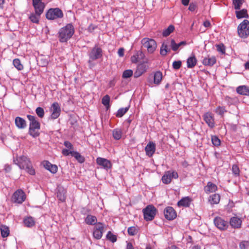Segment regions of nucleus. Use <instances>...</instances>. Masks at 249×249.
Wrapping results in <instances>:
<instances>
[{"mask_svg": "<svg viewBox=\"0 0 249 249\" xmlns=\"http://www.w3.org/2000/svg\"><path fill=\"white\" fill-rule=\"evenodd\" d=\"M14 162L18 165L21 169L25 170L27 173L31 175L35 174V171L33 168L31 161L25 156H20L14 160Z\"/></svg>", "mask_w": 249, "mask_h": 249, "instance_id": "f257e3e1", "label": "nucleus"}, {"mask_svg": "<svg viewBox=\"0 0 249 249\" xmlns=\"http://www.w3.org/2000/svg\"><path fill=\"white\" fill-rule=\"evenodd\" d=\"M169 45H170L172 49L174 51H176L179 47L186 45V42L183 41L179 43H176L175 40L173 39L170 41L168 40H166L162 43L160 48V53L161 55L165 56L167 54V53L170 51V49H168Z\"/></svg>", "mask_w": 249, "mask_h": 249, "instance_id": "f03ea898", "label": "nucleus"}, {"mask_svg": "<svg viewBox=\"0 0 249 249\" xmlns=\"http://www.w3.org/2000/svg\"><path fill=\"white\" fill-rule=\"evenodd\" d=\"M74 33V29L71 24H68L61 28L58 32V38L61 42H66Z\"/></svg>", "mask_w": 249, "mask_h": 249, "instance_id": "7ed1b4c3", "label": "nucleus"}, {"mask_svg": "<svg viewBox=\"0 0 249 249\" xmlns=\"http://www.w3.org/2000/svg\"><path fill=\"white\" fill-rule=\"evenodd\" d=\"M27 117L30 121L29 133L31 136L35 138L39 136L40 129V123L36 120L35 116L27 115Z\"/></svg>", "mask_w": 249, "mask_h": 249, "instance_id": "20e7f679", "label": "nucleus"}, {"mask_svg": "<svg viewBox=\"0 0 249 249\" xmlns=\"http://www.w3.org/2000/svg\"><path fill=\"white\" fill-rule=\"evenodd\" d=\"M88 55L89 56L88 63L90 68H91L94 66L92 61L102 56V50L100 47L95 46L89 52Z\"/></svg>", "mask_w": 249, "mask_h": 249, "instance_id": "39448f33", "label": "nucleus"}, {"mask_svg": "<svg viewBox=\"0 0 249 249\" xmlns=\"http://www.w3.org/2000/svg\"><path fill=\"white\" fill-rule=\"evenodd\" d=\"M142 47L147 49L149 53H153L156 50L157 44L153 39L144 38L142 40Z\"/></svg>", "mask_w": 249, "mask_h": 249, "instance_id": "423d86ee", "label": "nucleus"}, {"mask_svg": "<svg viewBox=\"0 0 249 249\" xmlns=\"http://www.w3.org/2000/svg\"><path fill=\"white\" fill-rule=\"evenodd\" d=\"M239 36L243 38L247 37L249 35V21L245 19L238 26Z\"/></svg>", "mask_w": 249, "mask_h": 249, "instance_id": "0eeeda50", "label": "nucleus"}, {"mask_svg": "<svg viewBox=\"0 0 249 249\" xmlns=\"http://www.w3.org/2000/svg\"><path fill=\"white\" fill-rule=\"evenodd\" d=\"M157 209L152 205H148L143 210L144 219L146 221L152 220L156 214Z\"/></svg>", "mask_w": 249, "mask_h": 249, "instance_id": "6e6552de", "label": "nucleus"}, {"mask_svg": "<svg viewBox=\"0 0 249 249\" xmlns=\"http://www.w3.org/2000/svg\"><path fill=\"white\" fill-rule=\"evenodd\" d=\"M63 16L62 10L58 8L50 9L46 14V18L49 20L61 18Z\"/></svg>", "mask_w": 249, "mask_h": 249, "instance_id": "1a4fd4ad", "label": "nucleus"}, {"mask_svg": "<svg viewBox=\"0 0 249 249\" xmlns=\"http://www.w3.org/2000/svg\"><path fill=\"white\" fill-rule=\"evenodd\" d=\"M26 198L24 192L21 190H18L16 191L12 197V199L15 203L21 204Z\"/></svg>", "mask_w": 249, "mask_h": 249, "instance_id": "9d476101", "label": "nucleus"}, {"mask_svg": "<svg viewBox=\"0 0 249 249\" xmlns=\"http://www.w3.org/2000/svg\"><path fill=\"white\" fill-rule=\"evenodd\" d=\"M215 226L220 230H226L229 227V223L220 217H216L213 220Z\"/></svg>", "mask_w": 249, "mask_h": 249, "instance_id": "9b49d317", "label": "nucleus"}, {"mask_svg": "<svg viewBox=\"0 0 249 249\" xmlns=\"http://www.w3.org/2000/svg\"><path fill=\"white\" fill-rule=\"evenodd\" d=\"M50 110L51 112V117L52 119H55L59 116L60 114L61 109L58 103H53L52 105Z\"/></svg>", "mask_w": 249, "mask_h": 249, "instance_id": "f8f14e48", "label": "nucleus"}, {"mask_svg": "<svg viewBox=\"0 0 249 249\" xmlns=\"http://www.w3.org/2000/svg\"><path fill=\"white\" fill-rule=\"evenodd\" d=\"M104 230V226L101 223H98L94 227L93 232V237L97 239H100L103 236V233Z\"/></svg>", "mask_w": 249, "mask_h": 249, "instance_id": "ddd939ff", "label": "nucleus"}, {"mask_svg": "<svg viewBox=\"0 0 249 249\" xmlns=\"http://www.w3.org/2000/svg\"><path fill=\"white\" fill-rule=\"evenodd\" d=\"M165 217L169 220H172L177 217V213L175 210L172 207H166L164 211Z\"/></svg>", "mask_w": 249, "mask_h": 249, "instance_id": "4468645a", "label": "nucleus"}, {"mask_svg": "<svg viewBox=\"0 0 249 249\" xmlns=\"http://www.w3.org/2000/svg\"><path fill=\"white\" fill-rule=\"evenodd\" d=\"M203 119L206 123L211 128H213L215 126L214 118L211 113L207 112L205 113L203 115Z\"/></svg>", "mask_w": 249, "mask_h": 249, "instance_id": "2eb2a0df", "label": "nucleus"}, {"mask_svg": "<svg viewBox=\"0 0 249 249\" xmlns=\"http://www.w3.org/2000/svg\"><path fill=\"white\" fill-rule=\"evenodd\" d=\"M96 162L98 165L101 166L106 170L111 168L112 166V164L109 160L103 158H97L96 159Z\"/></svg>", "mask_w": 249, "mask_h": 249, "instance_id": "dca6fc26", "label": "nucleus"}, {"mask_svg": "<svg viewBox=\"0 0 249 249\" xmlns=\"http://www.w3.org/2000/svg\"><path fill=\"white\" fill-rule=\"evenodd\" d=\"M242 221L241 218L237 216H233L230 218V224L232 228L239 229L241 227Z\"/></svg>", "mask_w": 249, "mask_h": 249, "instance_id": "f3484780", "label": "nucleus"}, {"mask_svg": "<svg viewBox=\"0 0 249 249\" xmlns=\"http://www.w3.org/2000/svg\"><path fill=\"white\" fill-rule=\"evenodd\" d=\"M155 144L152 142H150L145 147L146 154L149 157H152L155 152Z\"/></svg>", "mask_w": 249, "mask_h": 249, "instance_id": "a211bd4d", "label": "nucleus"}, {"mask_svg": "<svg viewBox=\"0 0 249 249\" xmlns=\"http://www.w3.org/2000/svg\"><path fill=\"white\" fill-rule=\"evenodd\" d=\"M57 197L61 202L65 201L66 198V190L64 187L60 186L57 188Z\"/></svg>", "mask_w": 249, "mask_h": 249, "instance_id": "6ab92c4d", "label": "nucleus"}, {"mask_svg": "<svg viewBox=\"0 0 249 249\" xmlns=\"http://www.w3.org/2000/svg\"><path fill=\"white\" fill-rule=\"evenodd\" d=\"M16 126L19 129H24L27 126L26 121L20 117H17L15 120Z\"/></svg>", "mask_w": 249, "mask_h": 249, "instance_id": "aec40b11", "label": "nucleus"}, {"mask_svg": "<svg viewBox=\"0 0 249 249\" xmlns=\"http://www.w3.org/2000/svg\"><path fill=\"white\" fill-rule=\"evenodd\" d=\"M43 164L45 168L50 171L52 173L54 174L57 171V166L56 165L52 164L48 161H44Z\"/></svg>", "mask_w": 249, "mask_h": 249, "instance_id": "412c9836", "label": "nucleus"}, {"mask_svg": "<svg viewBox=\"0 0 249 249\" xmlns=\"http://www.w3.org/2000/svg\"><path fill=\"white\" fill-rule=\"evenodd\" d=\"M237 92L241 95L249 96V87L246 86H240L236 89Z\"/></svg>", "mask_w": 249, "mask_h": 249, "instance_id": "4be33fe9", "label": "nucleus"}, {"mask_svg": "<svg viewBox=\"0 0 249 249\" xmlns=\"http://www.w3.org/2000/svg\"><path fill=\"white\" fill-rule=\"evenodd\" d=\"M217 189V186L211 182H208L207 185L204 188L205 191L206 193L214 192L216 191Z\"/></svg>", "mask_w": 249, "mask_h": 249, "instance_id": "5701e85b", "label": "nucleus"}, {"mask_svg": "<svg viewBox=\"0 0 249 249\" xmlns=\"http://www.w3.org/2000/svg\"><path fill=\"white\" fill-rule=\"evenodd\" d=\"M216 62V58L214 56L210 57L208 56V57H205L203 59L202 61V63L203 65L206 66H212Z\"/></svg>", "mask_w": 249, "mask_h": 249, "instance_id": "b1692460", "label": "nucleus"}, {"mask_svg": "<svg viewBox=\"0 0 249 249\" xmlns=\"http://www.w3.org/2000/svg\"><path fill=\"white\" fill-rule=\"evenodd\" d=\"M191 200L189 197H185L182 198L181 200H180L178 203V206H183V207H189L190 204Z\"/></svg>", "mask_w": 249, "mask_h": 249, "instance_id": "393cba45", "label": "nucleus"}, {"mask_svg": "<svg viewBox=\"0 0 249 249\" xmlns=\"http://www.w3.org/2000/svg\"><path fill=\"white\" fill-rule=\"evenodd\" d=\"M220 200V196L219 194H215L211 196L209 201L212 204H218Z\"/></svg>", "mask_w": 249, "mask_h": 249, "instance_id": "a878e982", "label": "nucleus"}, {"mask_svg": "<svg viewBox=\"0 0 249 249\" xmlns=\"http://www.w3.org/2000/svg\"><path fill=\"white\" fill-rule=\"evenodd\" d=\"M162 79V73L160 71H157L154 73V83L156 85H159Z\"/></svg>", "mask_w": 249, "mask_h": 249, "instance_id": "bb28decb", "label": "nucleus"}, {"mask_svg": "<svg viewBox=\"0 0 249 249\" xmlns=\"http://www.w3.org/2000/svg\"><path fill=\"white\" fill-rule=\"evenodd\" d=\"M36 14L41 15L44 11L45 5L44 3L33 5Z\"/></svg>", "mask_w": 249, "mask_h": 249, "instance_id": "cd10ccee", "label": "nucleus"}, {"mask_svg": "<svg viewBox=\"0 0 249 249\" xmlns=\"http://www.w3.org/2000/svg\"><path fill=\"white\" fill-rule=\"evenodd\" d=\"M97 218L95 216L88 215L85 219V222L87 224L94 225L97 223Z\"/></svg>", "mask_w": 249, "mask_h": 249, "instance_id": "c85d7f7f", "label": "nucleus"}, {"mask_svg": "<svg viewBox=\"0 0 249 249\" xmlns=\"http://www.w3.org/2000/svg\"><path fill=\"white\" fill-rule=\"evenodd\" d=\"M196 59L194 55L190 56L187 60V67L192 68L194 67L196 63Z\"/></svg>", "mask_w": 249, "mask_h": 249, "instance_id": "c756f323", "label": "nucleus"}, {"mask_svg": "<svg viewBox=\"0 0 249 249\" xmlns=\"http://www.w3.org/2000/svg\"><path fill=\"white\" fill-rule=\"evenodd\" d=\"M24 223L26 227H32L35 225V221L32 217L29 216L24 218Z\"/></svg>", "mask_w": 249, "mask_h": 249, "instance_id": "7c9ffc66", "label": "nucleus"}, {"mask_svg": "<svg viewBox=\"0 0 249 249\" xmlns=\"http://www.w3.org/2000/svg\"><path fill=\"white\" fill-rule=\"evenodd\" d=\"M112 135L114 139L116 140H120L122 136V131L119 128H116L112 131Z\"/></svg>", "mask_w": 249, "mask_h": 249, "instance_id": "2f4dec72", "label": "nucleus"}, {"mask_svg": "<svg viewBox=\"0 0 249 249\" xmlns=\"http://www.w3.org/2000/svg\"><path fill=\"white\" fill-rule=\"evenodd\" d=\"M71 156L74 157L80 163H83L85 161V158L79 152L73 151Z\"/></svg>", "mask_w": 249, "mask_h": 249, "instance_id": "473e14b6", "label": "nucleus"}, {"mask_svg": "<svg viewBox=\"0 0 249 249\" xmlns=\"http://www.w3.org/2000/svg\"><path fill=\"white\" fill-rule=\"evenodd\" d=\"M236 16L239 19L243 18H248L249 17L247 13V10L245 9H243L240 11H236Z\"/></svg>", "mask_w": 249, "mask_h": 249, "instance_id": "72a5a7b5", "label": "nucleus"}, {"mask_svg": "<svg viewBox=\"0 0 249 249\" xmlns=\"http://www.w3.org/2000/svg\"><path fill=\"white\" fill-rule=\"evenodd\" d=\"M1 234L2 237H6L9 234V228L5 225L0 226Z\"/></svg>", "mask_w": 249, "mask_h": 249, "instance_id": "f704fd0d", "label": "nucleus"}, {"mask_svg": "<svg viewBox=\"0 0 249 249\" xmlns=\"http://www.w3.org/2000/svg\"><path fill=\"white\" fill-rule=\"evenodd\" d=\"M171 180L170 171L166 172L162 177V181L164 184H169L171 182Z\"/></svg>", "mask_w": 249, "mask_h": 249, "instance_id": "c9c22d12", "label": "nucleus"}, {"mask_svg": "<svg viewBox=\"0 0 249 249\" xmlns=\"http://www.w3.org/2000/svg\"><path fill=\"white\" fill-rule=\"evenodd\" d=\"M175 28L174 26L172 25H170L169 26L167 29H165L163 31L162 33V35L163 36H169L172 32H173Z\"/></svg>", "mask_w": 249, "mask_h": 249, "instance_id": "e433bc0d", "label": "nucleus"}, {"mask_svg": "<svg viewBox=\"0 0 249 249\" xmlns=\"http://www.w3.org/2000/svg\"><path fill=\"white\" fill-rule=\"evenodd\" d=\"M14 66L18 70L20 71L23 70V66L21 64L20 61L19 59H15L13 62Z\"/></svg>", "mask_w": 249, "mask_h": 249, "instance_id": "4c0bfd02", "label": "nucleus"}, {"mask_svg": "<svg viewBox=\"0 0 249 249\" xmlns=\"http://www.w3.org/2000/svg\"><path fill=\"white\" fill-rule=\"evenodd\" d=\"M40 15L36 14V13H32L29 17V19L32 22L35 23H38Z\"/></svg>", "mask_w": 249, "mask_h": 249, "instance_id": "58836bf2", "label": "nucleus"}, {"mask_svg": "<svg viewBox=\"0 0 249 249\" xmlns=\"http://www.w3.org/2000/svg\"><path fill=\"white\" fill-rule=\"evenodd\" d=\"M129 107H127L124 108H120L116 113V116L118 117H122L128 111Z\"/></svg>", "mask_w": 249, "mask_h": 249, "instance_id": "ea45409f", "label": "nucleus"}, {"mask_svg": "<svg viewBox=\"0 0 249 249\" xmlns=\"http://www.w3.org/2000/svg\"><path fill=\"white\" fill-rule=\"evenodd\" d=\"M243 1L244 0H232V3L235 9H240Z\"/></svg>", "mask_w": 249, "mask_h": 249, "instance_id": "a19ab883", "label": "nucleus"}, {"mask_svg": "<svg viewBox=\"0 0 249 249\" xmlns=\"http://www.w3.org/2000/svg\"><path fill=\"white\" fill-rule=\"evenodd\" d=\"M137 69L143 73L146 71L147 66L145 62H143L139 64L137 67Z\"/></svg>", "mask_w": 249, "mask_h": 249, "instance_id": "79ce46f5", "label": "nucleus"}, {"mask_svg": "<svg viewBox=\"0 0 249 249\" xmlns=\"http://www.w3.org/2000/svg\"><path fill=\"white\" fill-rule=\"evenodd\" d=\"M110 97L108 95L103 97L102 100V104L107 108L109 107Z\"/></svg>", "mask_w": 249, "mask_h": 249, "instance_id": "37998d69", "label": "nucleus"}, {"mask_svg": "<svg viewBox=\"0 0 249 249\" xmlns=\"http://www.w3.org/2000/svg\"><path fill=\"white\" fill-rule=\"evenodd\" d=\"M240 249H249V241L243 240L240 242L239 245Z\"/></svg>", "mask_w": 249, "mask_h": 249, "instance_id": "c03bdc74", "label": "nucleus"}, {"mask_svg": "<svg viewBox=\"0 0 249 249\" xmlns=\"http://www.w3.org/2000/svg\"><path fill=\"white\" fill-rule=\"evenodd\" d=\"M127 232L129 235L133 236L137 233L138 230L136 227L132 226L128 228Z\"/></svg>", "mask_w": 249, "mask_h": 249, "instance_id": "a18cd8bd", "label": "nucleus"}, {"mask_svg": "<svg viewBox=\"0 0 249 249\" xmlns=\"http://www.w3.org/2000/svg\"><path fill=\"white\" fill-rule=\"evenodd\" d=\"M107 238L114 243L116 241L117 237L116 236L114 235L111 231H108L107 234Z\"/></svg>", "mask_w": 249, "mask_h": 249, "instance_id": "49530a36", "label": "nucleus"}, {"mask_svg": "<svg viewBox=\"0 0 249 249\" xmlns=\"http://www.w3.org/2000/svg\"><path fill=\"white\" fill-rule=\"evenodd\" d=\"M133 71L131 70H125L123 73V77L124 78H128L131 77L133 75Z\"/></svg>", "mask_w": 249, "mask_h": 249, "instance_id": "de8ad7c7", "label": "nucleus"}, {"mask_svg": "<svg viewBox=\"0 0 249 249\" xmlns=\"http://www.w3.org/2000/svg\"><path fill=\"white\" fill-rule=\"evenodd\" d=\"M36 112L37 116L42 118L44 115V111L43 108L41 107H38L36 109Z\"/></svg>", "mask_w": 249, "mask_h": 249, "instance_id": "09e8293b", "label": "nucleus"}, {"mask_svg": "<svg viewBox=\"0 0 249 249\" xmlns=\"http://www.w3.org/2000/svg\"><path fill=\"white\" fill-rule=\"evenodd\" d=\"M213 144L215 146H219L220 144V141L216 136H212L211 137Z\"/></svg>", "mask_w": 249, "mask_h": 249, "instance_id": "8fccbe9b", "label": "nucleus"}, {"mask_svg": "<svg viewBox=\"0 0 249 249\" xmlns=\"http://www.w3.org/2000/svg\"><path fill=\"white\" fill-rule=\"evenodd\" d=\"M232 172L234 176L237 177L240 175V170L238 166L236 164H234L232 167Z\"/></svg>", "mask_w": 249, "mask_h": 249, "instance_id": "3c124183", "label": "nucleus"}, {"mask_svg": "<svg viewBox=\"0 0 249 249\" xmlns=\"http://www.w3.org/2000/svg\"><path fill=\"white\" fill-rule=\"evenodd\" d=\"M215 112L216 113H217L219 115H223L225 112H226V110L225 108V107H218L215 110Z\"/></svg>", "mask_w": 249, "mask_h": 249, "instance_id": "603ef678", "label": "nucleus"}, {"mask_svg": "<svg viewBox=\"0 0 249 249\" xmlns=\"http://www.w3.org/2000/svg\"><path fill=\"white\" fill-rule=\"evenodd\" d=\"M181 66V61H175L173 63V67L175 70L179 69Z\"/></svg>", "mask_w": 249, "mask_h": 249, "instance_id": "864d4df0", "label": "nucleus"}, {"mask_svg": "<svg viewBox=\"0 0 249 249\" xmlns=\"http://www.w3.org/2000/svg\"><path fill=\"white\" fill-rule=\"evenodd\" d=\"M216 48L218 52L221 53L222 54L225 53V48L223 45H217Z\"/></svg>", "mask_w": 249, "mask_h": 249, "instance_id": "5fc2aeb1", "label": "nucleus"}, {"mask_svg": "<svg viewBox=\"0 0 249 249\" xmlns=\"http://www.w3.org/2000/svg\"><path fill=\"white\" fill-rule=\"evenodd\" d=\"M64 145L70 150L73 149L72 144L69 141H65L64 143Z\"/></svg>", "mask_w": 249, "mask_h": 249, "instance_id": "6e6d98bb", "label": "nucleus"}, {"mask_svg": "<svg viewBox=\"0 0 249 249\" xmlns=\"http://www.w3.org/2000/svg\"><path fill=\"white\" fill-rule=\"evenodd\" d=\"M197 7V5L195 3H191L190 5H189V7L188 8V9L190 11H194L196 8Z\"/></svg>", "mask_w": 249, "mask_h": 249, "instance_id": "4d7b16f0", "label": "nucleus"}, {"mask_svg": "<svg viewBox=\"0 0 249 249\" xmlns=\"http://www.w3.org/2000/svg\"><path fill=\"white\" fill-rule=\"evenodd\" d=\"M73 151H70V149H64L62 150V153L65 156H68L69 154L71 155V153Z\"/></svg>", "mask_w": 249, "mask_h": 249, "instance_id": "13d9d810", "label": "nucleus"}, {"mask_svg": "<svg viewBox=\"0 0 249 249\" xmlns=\"http://www.w3.org/2000/svg\"><path fill=\"white\" fill-rule=\"evenodd\" d=\"M142 74L143 73H142L141 71H139L138 69H136V70L134 74V76L135 78H138L141 76Z\"/></svg>", "mask_w": 249, "mask_h": 249, "instance_id": "bf43d9fd", "label": "nucleus"}, {"mask_svg": "<svg viewBox=\"0 0 249 249\" xmlns=\"http://www.w3.org/2000/svg\"><path fill=\"white\" fill-rule=\"evenodd\" d=\"M137 56L139 59H142L144 57V54L142 51H138L137 53Z\"/></svg>", "mask_w": 249, "mask_h": 249, "instance_id": "052dcab7", "label": "nucleus"}, {"mask_svg": "<svg viewBox=\"0 0 249 249\" xmlns=\"http://www.w3.org/2000/svg\"><path fill=\"white\" fill-rule=\"evenodd\" d=\"M170 177L171 179L173 178H178V173L176 171L170 172Z\"/></svg>", "mask_w": 249, "mask_h": 249, "instance_id": "680f3d73", "label": "nucleus"}, {"mask_svg": "<svg viewBox=\"0 0 249 249\" xmlns=\"http://www.w3.org/2000/svg\"><path fill=\"white\" fill-rule=\"evenodd\" d=\"M124 49L123 48H121L119 49L118 51V54L120 57H122L124 55Z\"/></svg>", "mask_w": 249, "mask_h": 249, "instance_id": "e2e57ef3", "label": "nucleus"}, {"mask_svg": "<svg viewBox=\"0 0 249 249\" xmlns=\"http://www.w3.org/2000/svg\"><path fill=\"white\" fill-rule=\"evenodd\" d=\"M139 58L137 56L133 55L131 57V61L133 63H137L138 61Z\"/></svg>", "mask_w": 249, "mask_h": 249, "instance_id": "0e129e2a", "label": "nucleus"}, {"mask_svg": "<svg viewBox=\"0 0 249 249\" xmlns=\"http://www.w3.org/2000/svg\"><path fill=\"white\" fill-rule=\"evenodd\" d=\"M42 0H33V5L42 3Z\"/></svg>", "mask_w": 249, "mask_h": 249, "instance_id": "69168bd1", "label": "nucleus"}, {"mask_svg": "<svg viewBox=\"0 0 249 249\" xmlns=\"http://www.w3.org/2000/svg\"><path fill=\"white\" fill-rule=\"evenodd\" d=\"M115 80L114 79H112V80L110 81L109 83V86L110 87H112L113 86H115Z\"/></svg>", "mask_w": 249, "mask_h": 249, "instance_id": "338daca9", "label": "nucleus"}, {"mask_svg": "<svg viewBox=\"0 0 249 249\" xmlns=\"http://www.w3.org/2000/svg\"><path fill=\"white\" fill-rule=\"evenodd\" d=\"M126 249H134L132 244L131 243H128L127 244Z\"/></svg>", "mask_w": 249, "mask_h": 249, "instance_id": "774afa93", "label": "nucleus"}]
</instances>
